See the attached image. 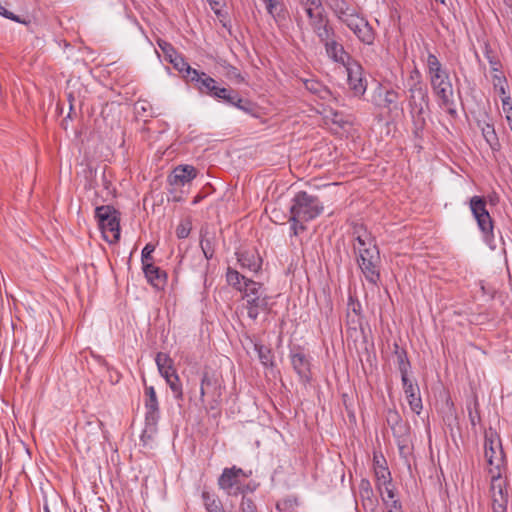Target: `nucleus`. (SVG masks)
I'll list each match as a JSON object with an SVG mask.
<instances>
[{
    "instance_id": "obj_1",
    "label": "nucleus",
    "mask_w": 512,
    "mask_h": 512,
    "mask_svg": "<svg viewBox=\"0 0 512 512\" xmlns=\"http://www.w3.org/2000/svg\"><path fill=\"white\" fill-rule=\"evenodd\" d=\"M357 263L366 280L376 284L380 280V254L374 239L366 232L359 234L354 244Z\"/></svg>"
},
{
    "instance_id": "obj_2",
    "label": "nucleus",
    "mask_w": 512,
    "mask_h": 512,
    "mask_svg": "<svg viewBox=\"0 0 512 512\" xmlns=\"http://www.w3.org/2000/svg\"><path fill=\"white\" fill-rule=\"evenodd\" d=\"M242 299V307L246 310L247 316L253 321L261 313H269L271 310V296L268 295L266 288L260 282H248Z\"/></svg>"
},
{
    "instance_id": "obj_3",
    "label": "nucleus",
    "mask_w": 512,
    "mask_h": 512,
    "mask_svg": "<svg viewBox=\"0 0 512 512\" xmlns=\"http://www.w3.org/2000/svg\"><path fill=\"white\" fill-rule=\"evenodd\" d=\"M484 450L490 480H500L505 473L504 453L500 439L492 430L485 434Z\"/></svg>"
},
{
    "instance_id": "obj_4",
    "label": "nucleus",
    "mask_w": 512,
    "mask_h": 512,
    "mask_svg": "<svg viewBox=\"0 0 512 512\" xmlns=\"http://www.w3.org/2000/svg\"><path fill=\"white\" fill-rule=\"evenodd\" d=\"M196 79L197 80H194L193 83H195V87L200 93L223 100L225 103L235 106L238 109L247 110V108L242 105L243 100L237 92L232 89L217 86V82L206 73L201 72Z\"/></svg>"
},
{
    "instance_id": "obj_5",
    "label": "nucleus",
    "mask_w": 512,
    "mask_h": 512,
    "mask_svg": "<svg viewBox=\"0 0 512 512\" xmlns=\"http://www.w3.org/2000/svg\"><path fill=\"white\" fill-rule=\"evenodd\" d=\"M323 209V204L316 196L300 191L292 199L290 214L292 219L307 222L318 217Z\"/></svg>"
},
{
    "instance_id": "obj_6",
    "label": "nucleus",
    "mask_w": 512,
    "mask_h": 512,
    "mask_svg": "<svg viewBox=\"0 0 512 512\" xmlns=\"http://www.w3.org/2000/svg\"><path fill=\"white\" fill-rule=\"evenodd\" d=\"M95 217L102 231L104 239L115 243L120 239V224L117 211L109 205L97 207Z\"/></svg>"
},
{
    "instance_id": "obj_7",
    "label": "nucleus",
    "mask_w": 512,
    "mask_h": 512,
    "mask_svg": "<svg viewBox=\"0 0 512 512\" xmlns=\"http://www.w3.org/2000/svg\"><path fill=\"white\" fill-rule=\"evenodd\" d=\"M470 210L477 221L478 227L483 234L484 241L491 247L493 246V221L486 209V201L483 197L473 196L469 202Z\"/></svg>"
},
{
    "instance_id": "obj_8",
    "label": "nucleus",
    "mask_w": 512,
    "mask_h": 512,
    "mask_svg": "<svg viewBox=\"0 0 512 512\" xmlns=\"http://www.w3.org/2000/svg\"><path fill=\"white\" fill-rule=\"evenodd\" d=\"M408 105L415 127L422 128L425 124V108L428 107L429 96L425 85L408 87Z\"/></svg>"
},
{
    "instance_id": "obj_9",
    "label": "nucleus",
    "mask_w": 512,
    "mask_h": 512,
    "mask_svg": "<svg viewBox=\"0 0 512 512\" xmlns=\"http://www.w3.org/2000/svg\"><path fill=\"white\" fill-rule=\"evenodd\" d=\"M426 67L431 87L452 84L449 73L443 68L441 62L433 53H428Z\"/></svg>"
},
{
    "instance_id": "obj_10",
    "label": "nucleus",
    "mask_w": 512,
    "mask_h": 512,
    "mask_svg": "<svg viewBox=\"0 0 512 512\" xmlns=\"http://www.w3.org/2000/svg\"><path fill=\"white\" fill-rule=\"evenodd\" d=\"M433 94L436 97L437 103L440 108L444 109L449 114H455V99L452 84L440 85L438 87H431Z\"/></svg>"
},
{
    "instance_id": "obj_11",
    "label": "nucleus",
    "mask_w": 512,
    "mask_h": 512,
    "mask_svg": "<svg viewBox=\"0 0 512 512\" xmlns=\"http://www.w3.org/2000/svg\"><path fill=\"white\" fill-rule=\"evenodd\" d=\"M291 364L294 371L298 374L303 383H307L311 379L310 359L302 351L293 350L290 354Z\"/></svg>"
},
{
    "instance_id": "obj_12",
    "label": "nucleus",
    "mask_w": 512,
    "mask_h": 512,
    "mask_svg": "<svg viewBox=\"0 0 512 512\" xmlns=\"http://www.w3.org/2000/svg\"><path fill=\"white\" fill-rule=\"evenodd\" d=\"M348 84L354 95L361 97L367 89V80L363 77L362 67L358 64H350L347 67Z\"/></svg>"
},
{
    "instance_id": "obj_13",
    "label": "nucleus",
    "mask_w": 512,
    "mask_h": 512,
    "mask_svg": "<svg viewBox=\"0 0 512 512\" xmlns=\"http://www.w3.org/2000/svg\"><path fill=\"white\" fill-rule=\"evenodd\" d=\"M145 397V421H149L153 426V424H157L160 414L159 403L153 386L145 388Z\"/></svg>"
},
{
    "instance_id": "obj_14",
    "label": "nucleus",
    "mask_w": 512,
    "mask_h": 512,
    "mask_svg": "<svg viewBox=\"0 0 512 512\" xmlns=\"http://www.w3.org/2000/svg\"><path fill=\"white\" fill-rule=\"evenodd\" d=\"M197 176V170L191 165H179L170 174L168 181L174 186H184Z\"/></svg>"
},
{
    "instance_id": "obj_15",
    "label": "nucleus",
    "mask_w": 512,
    "mask_h": 512,
    "mask_svg": "<svg viewBox=\"0 0 512 512\" xmlns=\"http://www.w3.org/2000/svg\"><path fill=\"white\" fill-rule=\"evenodd\" d=\"M491 490L493 512H506L508 503L507 482H492Z\"/></svg>"
},
{
    "instance_id": "obj_16",
    "label": "nucleus",
    "mask_w": 512,
    "mask_h": 512,
    "mask_svg": "<svg viewBox=\"0 0 512 512\" xmlns=\"http://www.w3.org/2000/svg\"><path fill=\"white\" fill-rule=\"evenodd\" d=\"M237 261L242 269L251 272H258L262 266V259L255 250H244L236 252Z\"/></svg>"
},
{
    "instance_id": "obj_17",
    "label": "nucleus",
    "mask_w": 512,
    "mask_h": 512,
    "mask_svg": "<svg viewBox=\"0 0 512 512\" xmlns=\"http://www.w3.org/2000/svg\"><path fill=\"white\" fill-rule=\"evenodd\" d=\"M401 381L411 410L419 414L422 409V400L418 385L414 384L409 378L402 379Z\"/></svg>"
},
{
    "instance_id": "obj_18",
    "label": "nucleus",
    "mask_w": 512,
    "mask_h": 512,
    "mask_svg": "<svg viewBox=\"0 0 512 512\" xmlns=\"http://www.w3.org/2000/svg\"><path fill=\"white\" fill-rule=\"evenodd\" d=\"M329 21L323 14V9L318 10L315 17H312L310 25L314 32L317 34L320 40H327L330 36H333V29L328 25Z\"/></svg>"
},
{
    "instance_id": "obj_19",
    "label": "nucleus",
    "mask_w": 512,
    "mask_h": 512,
    "mask_svg": "<svg viewBox=\"0 0 512 512\" xmlns=\"http://www.w3.org/2000/svg\"><path fill=\"white\" fill-rule=\"evenodd\" d=\"M143 271L148 282L155 288L159 289L165 285L167 279L166 273L153 263L145 264Z\"/></svg>"
},
{
    "instance_id": "obj_20",
    "label": "nucleus",
    "mask_w": 512,
    "mask_h": 512,
    "mask_svg": "<svg viewBox=\"0 0 512 512\" xmlns=\"http://www.w3.org/2000/svg\"><path fill=\"white\" fill-rule=\"evenodd\" d=\"M169 62L181 73H186L184 77L193 82L201 72L191 68V66L184 60V58L178 54H175L169 59Z\"/></svg>"
},
{
    "instance_id": "obj_21",
    "label": "nucleus",
    "mask_w": 512,
    "mask_h": 512,
    "mask_svg": "<svg viewBox=\"0 0 512 512\" xmlns=\"http://www.w3.org/2000/svg\"><path fill=\"white\" fill-rule=\"evenodd\" d=\"M226 281L234 289L244 294V290L248 282L253 281L252 279L246 278L240 274L236 269L228 267L226 271Z\"/></svg>"
},
{
    "instance_id": "obj_22",
    "label": "nucleus",
    "mask_w": 512,
    "mask_h": 512,
    "mask_svg": "<svg viewBox=\"0 0 512 512\" xmlns=\"http://www.w3.org/2000/svg\"><path fill=\"white\" fill-rule=\"evenodd\" d=\"M324 43L327 54L336 62H344L346 53L341 44L337 43L333 36H330L327 40H320Z\"/></svg>"
},
{
    "instance_id": "obj_23",
    "label": "nucleus",
    "mask_w": 512,
    "mask_h": 512,
    "mask_svg": "<svg viewBox=\"0 0 512 512\" xmlns=\"http://www.w3.org/2000/svg\"><path fill=\"white\" fill-rule=\"evenodd\" d=\"M219 486L222 490H224L228 495H239L245 494L246 492H253L256 490L257 485H242V482H218Z\"/></svg>"
},
{
    "instance_id": "obj_24",
    "label": "nucleus",
    "mask_w": 512,
    "mask_h": 512,
    "mask_svg": "<svg viewBox=\"0 0 512 512\" xmlns=\"http://www.w3.org/2000/svg\"><path fill=\"white\" fill-rule=\"evenodd\" d=\"M395 354L397 356L398 369L401 374V380L409 378L410 362L407 358V354L404 350H400L398 345H395Z\"/></svg>"
},
{
    "instance_id": "obj_25",
    "label": "nucleus",
    "mask_w": 512,
    "mask_h": 512,
    "mask_svg": "<svg viewBox=\"0 0 512 512\" xmlns=\"http://www.w3.org/2000/svg\"><path fill=\"white\" fill-rule=\"evenodd\" d=\"M202 498L208 512H225L221 501L207 491H203Z\"/></svg>"
},
{
    "instance_id": "obj_26",
    "label": "nucleus",
    "mask_w": 512,
    "mask_h": 512,
    "mask_svg": "<svg viewBox=\"0 0 512 512\" xmlns=\"http://www.w3.org/2000/svg\"><path fill=\"white\" fill-rule=\"evenodd\" d=\"M378 491L381 495L383 503L397 500L394 482H381L378 485Z\"/></svg>"
},
{
    "instance_id": "obj_27",
    "label": "nucleus",
    "mask_w": 512,
    "mask_h": 512,
    "mask_svg": "<svg viewBox=\"0 0 512 512\" xmlns=\"http://www.w3.org/2000/svg\"><path fill=\"white\" fill-rule=\"evenodd\" d=\"M360 24L362 28L359 29L355 35L361 42L368 45L372 44L375 39L372 27L369 25L368 21H360Z\"/></svg>"
},
{
    "instance_id": "obj_28",
    "label": "nucleus",
    "mask_w": 512,
    "mask_h": 512,
    "mask_svg": "<svg viewBox=\"0 0 512 512\" xmlns=\"http://www.w3.org/2000/svg\"><path fill=\"white\" fill-rule=\"evenodd\" d=\"M303 83L306 90L318 95L320 98H325L326 95L328 94V90L326 89V87L317 80L306 79L304 80Z\"/></svg>"
},
{
    "instance_id": "obj_29",
    "label": "nucleus",
    "mask_w": 512,
    "mask_h": 512,
    "mask_svg": "<svg viewBox=\"0 0 512 512\" xmlns=\"http://www.w3.org/2000/svg\"><path fill=\"white\" fill-rule=\"evenodd\" d=\"M249 475L245 473L241 468H225L218 480H235L239 478H248Z\"/></svg>"
},
{
    "instance_id": "obj_30",
    "label": "nucleus",
    "mask_w": 512,
    "mask_h": 512,
    "mask_svg": "<svg viewBox=\"0 0 512 512\" xmlns=\"http://www.w3.org/2000/svg\"><path fill=\"white\" fill-rule=\"evenodd\" d=\"M166 383L169 386V388L171 389L174 398L177 401H182L183 400V390H182V384L180 382L179 376L177 375V376H173L170 379H167Z\"/></svg>"
},
{
    "instance_id": "obj_31",
    "label": "nucleus",
    "mask_w": 512,
    "mask_h": 512,
    "mask_svg": "<svg viewBox=\"0 0 512 512\" xmlns=\"http://www.w3.org/2000/svg\"><path fill=\"white\" fill-rule=\"evenodd\" d=\"M492 82L494 89L501 95L505 96L507 80L501 72L494 73L492 76Z\"/></svg>"
},
{
    "instance_id": "obj_32",
    "label": "nucleus",
    "mask_w": 512,
    "mask_h": 512,
    "mask_svg": "<svg viewBox=\"0 0 512 512\" xmlns=\"http://www.w3.org/2000/svg\"><path fill=\"white\" fill-rule=\"evenodd\" d=\"M482 134H483L485 140L489 143V145L492 148H494V146L498 144L497 135L495 133L493 125L485 124L482 127Z\"/></svg>"
},
{
    "instance_id": "obj_33",
    "label": "nucleus",
    "mask_w": 512,
    "mask_h": 512,
    "mask_svg": "<svg viewBox=\"0 0 512 512\" xmlns=\"http://www.w3.org/2000/svg\"><path fill=\"white\" fill-rule=\"evenodd\" d=\"M399 99V94L394 90H386L383 97V107L392 109L396 107L397 101Z\"/></svg>"
},
{
    "instance_id": "obj_34",
    "label": "nucleus",
    "mask_w": 512,
    "mask_h": 512,
    "mask_svg": "<svg viewBox=\"0 0 512 512\" xmlns=\"http://www.w3.org/2000/svg\"><path fill=\"white\" fill-rule=\"evenodd\" d=\"M156 426L157 424H153V429H150L152 428V425L150 424L149 421H145V428L141 434V441L144 443V445H147L149 441L153 440V437L157 431Z\"/></svg>"
},
{
    "instance_id": "obj_35",
    "label": "nucleus",
    "mask_w": 512,
    "mask_h": 512,
    "mask_svg": "<svg viewBox=\"0 0 512 512\" xmlns=\"http://www.w3.org/2000/svg\"><path fill=\"white\" fill-rule=\"evenodd\" d=\"M200 246L204 257L209 260L214 255V247L210 238L203 236L200 242Z\"/></svg>"
},
{
    "instance_id": "obj_36",
    "label": "nucleus",
    "mask_w": 512,
    "mask_h": 512,
    "mask_svg": "<svg viewBox=\"0 0 512 512\" xmlns=\"http://www.w3.org/2000/svg\"><path fill=\"white\" fill-rule=\"evenodd\" d=\"M155 362L158 370L166 369L173 366L172 359L165 353L159 352L156 355Z\"/></svg>"
},
{
    "instance_id": "obj_37",
    "label": "nucleus",
    "mask_w": 512,
    "mask_h": 512,
    "mask_svg": "<svg viewBox=\"0 0 512 512\" xmlns=\"http://www.w3.org/2000/svg\"><path fill=\"white\" fill-rule=\"evenodd\" d=\"M336 16L341 22H343L347 26L352 20H355L358 14L353 7H349L347 10L342 11Z\"/></svg>"
},
{
    "instance_id": "obj_38",
    "label": "nucleus",
    "mask_w": 512,
    "mask_h": 512,
    "mask_svg": "<svg viewBox=\"0 0 512 512\" xmlns=\"http://www.w3.org/2000/svg\"><path fill=\"white\" fill-rule=\"evenodd\" d=\"M191 231V223L189 221H182L176 228V235L179 239H185L189 236Z\"/></svg>"
},
{
    "instance_id": "obj_39",
    "label": "nucleus",
    "mask_w": 512,
    "mask_h": 512,
    "mask_svg": "<svg viewBox=\"0 0 512 512\" xmlns=\"http://www.w3.org/2000/svg\"><path fill=\"white\" fill-rule=\"evenodd\" d=\"M407 84H408V87H411V86H418V85H425L422 81V75L420 73V71L417 69V68H414L411 73H410V76L407 80Z\"/></svg>"
},
{
    "instance_id": "obj_40",
    "label": "nucleus",
    "mask_w": 512,
    "mask_h": 512,
    "mask_svg": "<svg viewBox=\"0 0 512 512\" xmlns=\"http://www.w3.org/2000/svg\"><path fill=\"white\" fill-rule=\"evenodd\" d=\"M154 250H155V246L150 243L146 244L145 247L142 249L141 261H142L143 266L145 264L151 263L149 261L152 259V253L154 252Z\"/></svg>"
},
{
    "instance_id": "obj_41",
    "label": "nucleus",
    "mask_w": 512,
    "mask_h": 512,
    "mask_svg": "<svg viewBox=\"0 0 512 512\" xmlns=\"http://www.w3.org/2000/svg\"><path fill=\"white\" fill-rule=\"evenodd\" d=\"M486 58L491 66V69L494 73L500 72L501 64L499 60H497L493 55L492 52L486 48Z\"/></svg>"
},
{
    "instance_id": "obj_42",
    "label": "nucleus",
    "mask_w": 512,
    "mask_h": 512,
    "mask_svg": "<svg viewBox=\"0 0 512 512\" xmlns=\"http://www.w3.org/2000/svg\"><path fill=\"white\" fill-rule=\"evenodd\" d=\"M349 7H351V6L348 5L346 3V1H344V0H333L332 5H331V8H332L333 12L335 13V15H338L342 11L347 10Z\"/></svg>"
},
{
    "instance_id": "obj_43",
    "label": "nucleus",
    "mask_w": 512,
    "mask_h": 512,
    "mask_svg": "<svg viewBox=\"0 0 512 512\" xmlns=\"http://www.w3.org/2000/svg\"><path fill=\"white\" fill-rule=\"evenodd\" d=\"M241 511L242 512H257L256 506L252 499L243 496L242 503H241Z\"/></svg>"
},
{
    "instance_id": "obj_44",
    "label": "nucleus",
    "mask_w": 512,
    "mask_h": 512,
    "mask_svg": "<svg viewBox=\"0 0 512 512\" xmlns=\"http://www.w3.org/2000/svg\"><path fill=\"white\" fill-rule=\"evenodd\" d=\"M158 45H159V47L161 48V50L163 51V53L166 55V57L168 59H170L175 54H177V52L175 51L173 46L171 44L165 42V41H159Z\"/></svg>"
},
{
    "instance_id": "obj_45",
    "label": "nucleus",
    "mask_w": 512,
    "mask_h": 512,
    "mask_svg": "<svg viewBox=\"0 0 512 512\" xmlns=\"http://www.w3.org/2000/svg\"><path fill=\"white\" fill-rule=\"evenodd\" d=\"M289 221L291 222V232H292V235L296 236L298 235L299 233V230H304L305 227L303 226V222H305L304 220H295V219H292V216L290 217Z\"/></svg>"
},
{
    "instance_id": "obj_46",
    "label": "nucleus",
    "mask_w": 512,
    "mask_h": 512,
    "mask_svg": "<svg viewBox=\"0 0 512 512\" xmlns=\"http://www.w3.org/2000/svg\"><path fill=\"white\" fill-rule=\"evenodd\" d=\"M387 512H403L402 506L399 500H393L391 502L384 503Z\"/></svg>"
},
{
    "instance_id": "obj_47",
    "label": "nucleus",
    "mask_w": 512,
    "mask_h": 512,
    "mask_svg": "<svg viewBox=\"0 0 512 512\" xmlns=\"http://www.w3.org/2000/svg\"><path fill=\"white\" fill-rule=\"evenodd\" d=\"M0 15L7 19H10V20H13L16 22H20V19L16 15H14L12 12H10L1 1H0Z\"/></svg>"
},
{
    "instance_id": "obj_48",
    "label": "nucleus",
    "mask_w": 512,
    "mask_h": 512,
    "mask_svg": "<svg viewBox=\"0 0 512 512\" xmlns=\"http://www.w3.org/2000/svg\"><path fill=\"white\" fill-rule=\"evenodd\" d=\"M360 21H366L363 17H360L359 15L355 18V20H352L347 27L353 31L354 34H356L359 29L362 28Z\"/></svg>"
},
{
    "instance_id": "obj_49",
    "label": "nucleus",
    "mask_w": 512,
    "mask_h": 512,
    "mask_svg": "<svg viewBox=\"0 0 512 512\" xmlns=\"http://www.w3.org/2000/svg\"><path fill=\"white\" fill-rule=\"evenodd\" d=\"M266 3V9L269 14H271L273 17H275V14L277 12V8L279 6L278 0H264Z\"/></svg>"
},
{
    "instance_id": "obj_50",
    "label": "nucleus",
    "mask_w": 512,
    "mask_h": 512,
    "mask_svg": "<svg viewBox=\"0 0 512 512\" xmlns=\"http://www.w3.org/2000/svg\"><path fill=\"white\" fill-rule=\"evenodd\" d=\"M502 108L505 114H509V112H512L511 97L507 94L502 97Z\"/></svg>"
},
{
    "instance_id": "obj_51",
    "label": "nucleus",
    "mask_w": 512,
    "mask_h": 512,
    "mask_svg": "<svg viewBox=\"0 0 512 512\" xmlns=\"http://www.w3.org/2000/svg\"><path fill=\"white\" fill-rule=\"evenodd\" d=\"M159 373L165 379V381L167 379L172 378L173 376H177L178 375L176 373V370L174 369L173 366L169 367V369L168 368H166V369L164 368L162 370H159Z\"/></svg>"
},
{
    "instance_id": "obj_52",
    "label": "nucleus",
    "mask_w": 512,
    "mask_h": 512,
    "mask_svg": "<svg viewBox=\"0 0 512 512\" xmlns=\"http://www.w3.org/2000/svg\"><path fill=\"white\" fill-rule=\"evenodd\" d=\"M302 6L304 5H313L317 10H322V2L321 0H301Z\"/></svg>"
},
{
    "instance_id": "obj_53",
    "label": "nucleus",
    "mask_w": 512,
    "mask_h": 512,
    "mask_svg": "<svg viewBox=\"0 0 512 512\" xmlns=\"http://www.w3.org/2000/svg\"><path fill=\"white\" fill-rule=\"evenodd\" d=\"M388 423L401 424L400 416L397 412L390 411L387 418Z\"/></svg>"
},
{
    "instance_id": "obj_54",
    "label": "nucleus",
    "mask_w": 512,
    "mask_h": 512,
    "mask_svg": "<svg viewBox=\"0 0 512 512\" xmlns=\"http://www.w3.org/2000/svg\"><path fill=\"white\" fill-rule=\"evenodd\" d=\"M303 7L310 21H312V17H315V14L318 10L311 4L304 5Z\"/></svg>"
},
{
    "instance_id": "obj_55",
    "label": "nucleus",
    "mask_w": 512,
    "mask_h": 512,
    "mask_svg": "<svg viewBox=\"0 0 512 512\" xmlns=\"http://www.w3.org/2000/svg\"><path fill=\"white\" fill-rule=\"evenodd\" d=\"M375 473H376L377 480L385 479L386 475H389V471L382 466H380L379 469L376 468Z\"/></svg>"
},
{
    "instance_id": "obj_56",
    "label": "nucleus",
    "mask_w": 512,
    "mask_h": 512,
    "mask_svg": "<svg viewBox=\"0 0 512 512\" xmlns=\"http://www.w3.org/2000/svg\"><path fill=\"white\" fill-rule=\"evenodd\" d=\"M212 385V377L208 373H204L201 378V386H210Z\"/></svg>"
},
{
    "instance_id": "obj_57",
    "label": "nucleus",
    "mask_w": 512,
    "mask_h": 512,
    "mask_svg": "<svg viewBox=\"0 0 512 512\" xmlns=\"http://www.w3.org/2000/svg\"><path fill=\"white\" fill-rule=\"evenodd\" d=\"M291 505H292L291 500H283V501H280L277 503L276 508L281 511V510L287 509Z\"/></svg>"
},
{
    "instance_id": "obj_58",
    "label": "nucleus",
    "mask_w": 512,
    "mask_h": 512,
    "mask_svg": "<svg viewBox=\"0 0 512 512\" xmlns=\"http://www.w3.org/2000/svg\"><path fill=\"white\" fill-rule=\"evenodd\" d=\"M211 6V8L214 10V11H218V8L220 7V3L218 0H207Z\"/></svg>"
},
{
    "instance_id": "obj_59",
    "label": "nucleus",
    "mask_w": 512,
    "mask_h": 512,
    "mask_svg": "<svg viewBox=\"0 0 512 512\" xmlns=\"http://www.w3.org/2000/svg\"><path fill=\"white\" fill-rule=\"evenodd\" d=\"M231 74H232L235 78H237V80H238L239 82H243V81H244L243 77L241 76V74L238 72V70H237L236 68H232V72H231Z\"/></svg>"
},
{
    "instance_id": "obj_60",
    "label": "nucleus",
    "mask_w": 512,
    "mask_h": 512,
    "mask_svg": "<svg viewBox=\"0 0 512 512\" xmlns=\"http://www.w3.org/2000/svg\"><path fill=\"white\" fill-rule=\"evenodd\" d=\"M259 357H260V359L262 360V363H263V364H267L268 358H267V356L263 353L262 348H261V349H259Z\"/></svg>"
},
{
    "instance_id": "obj_61",
    "label": "nucleus",
    "mask_w": 512,
    "mask_h": 512,
    "mask_svg": "<svg viewBox=\"0 0 512 512\" xmlns=\"http://www.w3.org/2000/svg\"><path fill=\"white\" fill-rule=\"evenodd\" d=\"M363 484L365 486L362 487V490L364 491V493H366L368 495L370 492H372V490L368 487L370 482L366 481V482H363Z\"/></svg>"
},
{
    "instance_id": "obj_62",
    "label": "nucleus",
    "mask_w": 512,
    "mask_h": 512,
    "mask_svg": "<svg viewBox=\"0 0 512 512\" xmlns=\"http://www.w3.org/2000/svg\"><path fill=\"white\" fill-rule=\"evenodd\" d=\"M506 120L508 122V125L512 131V112H509V114H506Z\"/></svg>"
},
{
    "instance_id": "obj_63",
    "label": "nucleus",
    "mask_w": 512,
    "mask_h": 512,
    "mask_svg": "<svg viewBox=\"0 0 512 512\" xmlns=\"http://www.w3.org/2000/svg\"><path fill=\"white\" fill-rule=\"evenodd\" d=\"M205 394H206L205 386H200V400L202 403L204 402Z\"/></svg>"
},
{
    "instance_id": "obj_64",
    "label": "nucleus",
    "mask_w": 512,
    "mask_h": 512,
    "mask_svg": "<svg viewBox=\"0 0 512 512\" xmlns=\"http://www.w3.org/2000/svg\"><path fill=\"white\" fill-rule=\"evenodd\" d=\"M44 512H50L48 505H44Z\"/></svg>"
}]
</instances>
